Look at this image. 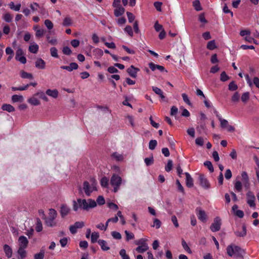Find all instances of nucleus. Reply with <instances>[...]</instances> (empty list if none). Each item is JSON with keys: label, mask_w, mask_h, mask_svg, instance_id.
<instances>
[{"label": "nucleus", "mask_w": 259, "mask_h": 259, "mask_svg": "<svg viewBox=\"0 0 259 259\" xmlns=\"http://www.w3.org/2000/svg\"><path fill=\"white\" fill-rule=\"evenodd\" d=\"M96 206V202L92 199L86 200L85 199L78 198L77 201H73V209L75 211H77L78 209L88 211L90 209L95 208Z\"/></svg>", "instance_id": "obj_1"}, {"label": "nucleus", "mask_w": 259, "mask_h": 259, "mask_svg": "<svg viewBox=\"0 0 259 259\" xmlns=\"http://www.w3.org/2000/svg\"><path fill=\"white\" fill-rule=\"evenodd\" d=\"M227 254L230 256L233 255L237 258H243V255L245 254V250L240 247L235 245H230L227 247Z\"/></svg>", "instance_id": "obj_2"}, {"label": "nucleus", "mask_w": 259, "mask_h": 259, "mask_svg": "<svg viewBox=\"0 0 259 259\" xmlns=\"http://www.w3.org/2000/svg\"><path fill=\"white\" fill-rule=\"evenodd\" d=\"M122 183L121 178L116 174H113L110 179V184L113 187V192L116 193L119 189Z\"/></svg>", "instance_id": "obj_3"}, {"label": "nucleus", "mask_w": 259, "mask_h": 259, "mask_svg": "<svg viewBox=\"0 0 259 259\" xmlns=\"http://www.w3.org/2000/svg\"><path fill=\"white\" fill-rule=\"evenodd\" d=\"M222 225L221 219L219 217H216L213 220V222L210 226L211 231L214 232L219 231Z\"/></svg>", "instance_id": "obj_4"}, {"label": "nucleus", "mask_w": 259, "mask_h": 259, "mask_svg": "<svg viewBox=\"0 0 259 259\" xmlns=\"http://www.w3.org/2000/svg\"><path fill=\"white\" fill-rule=\"evenodd\" d=\"M24 53L21 48H18L16 52L15 59L22 64H25L26 63V58L24 56Z\"/></svg>", "instance_id": "obj_5"}, {"label": "nucleus", "mask_w": 259, "mask_h": 259, "mask_svg": "<svg viewBox=\"0 0 259 259\" xmlns=\"http://www.w3.org/2000/svg\"><path fill=\"white\" fill-rule=\"evenodd\" d=\"M247 196V203L251 207H255V197L253 192L248 191L246 194Z\"/></svg>", "instance_id": "obj_6"}, {"label": "nucleus", "mask_w": 259, "mask_h": 259, "mask_svg": "<svg viewBox=\"0 0 259 259\" xmlns=\"http://www.w3.org/2000/svg\"><path fill=\"white\" fill-rule=\"evenodd\" d=\"M83 190H84L85 195L87 196H90L93 190H96V189L94 187H93V188L91 187L88 181H84L83 184Z\"/></svg>", "instance_id": "obj_7"}, {"label": "nucleus", "mask_w": 259, "mask_h": 259, "mask_svg": "<svg viewBox=\"0 0 259 259\" xmlns=\"http://www.w3.org/2000/svg\"><path fill=\"white\" fill-rule=\"evenodd\" d=\"M199 184L204 189L210 188V184L204 175L200 174L199 176Z\"/></svg>", "instance_id": "obj_8"}, {"label": "nucleus", "mask_w": 259, "mask_h": 259, "mask_svg": "<svg viewBox=\"0 0 259 259\" xmlns=\"http://www.w3.org/2000/svg\"><path fill=\"white\" fill-rule=\"evenodd\" d=\"M197 215L198 219L202 222H206L207 220V215L204 210L200 207H197L196 209Z\"/></svg>", "instance_id": "obj_9"}, {"label": "nucleus", "mask_w": 259, "mask_h": 259, "mask_svg": "<svg viewBox=\"0 0 259 259\" xmlns=\"http://www.w3.org/2000/svg\"><path fill=\"white\" fill-rule=\"evenodd\" d=\"M19 248H26L27 247L29 241L27 238L24 236H21L18 239Z\"/></svg>", "instance_id": "obj_10"}, {"label": "nucleus", "mask_w": 259, "mask_h": 259, "mask_svg": "<svg viewBox=\"0 0 259 259\" xmlns=\"http://www.w3.org/2000/svg\"><path fill=\"white\" fill-rule=\"evenodd\" d=\"M241 177L244 187L246 189H249L250 183L247 172L246 171H242L241 173Z\"/></svg>", "instance_id": "obj_11"}, {"label": "nucleus", "mask_w": 259, "mask_h": 259, "mask_svg": "<svg viewBox=\"0 0 259 259\" xmlns=\"http://www.w3.org/2000/svg\"><path fill=\"white\" fill-rule=\"evenodd\" d=\"M139 71V69L135 67L133 65L131 66L128 68L127 69L126 71L128 74L133 78H136L137 76V72Z\"/></svg>", "instance_id": "obj_12"}, {"label": "nucleus", "mask_w": 259, "mask_h": 259, "mask_svg": "<svg viewBox=\"0 0 259 259\" xmlns=\"http://www.w3.org/2000/svg\"><path fill=\"white\" fill-rule=\"evenodd\" d=\"M70 209L66 204H62L60 208V214L62 218H64L70 212Z\"/></svg>", "instance_id": "obj_13"}, {"label": "nucleus", "mask_w": 259, "mask_h": 259, "mask_svg": "<svg viewBox=\"0 0 259 259\" xmlns=\"http://www.w3.org/2000/svg\"><path fill=\"white\" fill-rule=\"evenodd\" d=\"M78 66L77 63L72 62L71 63L69 66H61V68L65 69L69 72L72 71L73 70H76L78 68Z\"/></svg>", "instance_id": "obj_14"}, {"label": "nucleus", "mask_w": 259, "mask_h": 259, "mask_svg": "<svg viewBox=\"0 0 259 259\" xmlns=\"http://www.w3.org/2000/svg\"><path fill=\"white\" fill-rule=\"evenodd\" d=\"M186 176V184L189 188H191L193 186V180L191 175L187 172L185 173Z\"/></svg>", "instance_id": "obj_15"}, {"label": "nucleus", "mask_w": 259, "mask_h": 259, "mask_svg": "<svg viewBox=\"0 0 259 259\" xmlns=\"http://www.w3.org/2000/svg\"><path fill=\"white\" fill-rule=\"evenodd\" d=\"M35 66L38 69H44L46 67V63L41 58H37L35 62Z\"/></svg>", "instance_id": "obj_16"}, {"label": "nucleus", "mask_w": 259, "mask_h": 259, "mask_svg": "<svg viewBox=\"0 0 259 259\" xmlns=\"http://www.w3.org/2000/svg\"><path fill=\"white\" fill-rule=\"evenodd\" d=\"M149 67L152 71L155 70L156 69L159 70L161 72L165 71V68L163 66L155 64L152 62L149 63ZM165 71L167 72L166 70Z\"/></svg>", "instance_id": "obj_17"}, {"label": "nucleus", "mask_w": 259, "mask_h": 259, "mask_svg": "<svg viewBox=\"0 0 259 259\" xmlns=\"http://www.w3.org/2000/svg\"><path fill=\"white\" fill-rule=\"evenodd\" d=\"M17 253L18 254V259H24L27 256V251L25 248H18Z\"/></svg>", "instance_id": "obj_18"}, {"label": "nucleus", "mask_w": 259, "mask_h": 259, "mask_svg": "<svg viewBox=\"0 0 259 259\" xmlns=\"http://www.w3.org/2000/svg\"><path fill=\"white\" fill-rule=\"evenodd\" d=\"M46 94L54 98H57L58 96L59 92L57 89H48L46 91Z\"/></svg>", "instance_id": "obj_19"}, {"label": "nucleus", "mask_w": 259, "mask_h": 259, "mask_svg": "<svg viewBox=\"0 0 259 259\" xmlns=\"http://www.w3.org/2000/svg\"><path fill=\"white\" fill-rule=\"evenodd\" d=\"M4 250L6 253V256L8 258H10L12 256V249L11 247L7 244H5L4 246Z\"/></svg>", "instance_id": "obj_20"}, {"label": "nucleus", "mask_w": 259, "mask_h": 259, "mask_svg": "<svg viewBox=\"0 0 259 259\" xmlns=\"http://www.w3.org/2000/svg\"><path fill=\"white\" fill-rule=\"evenodd\" d=\"M98 243L100 245L101 249L103 251H107L110 249V247L107 246V242L104 240L99 239Z\"/></svg>", "instance_id": "obj_21"}, {"label": "nucleus", "mask_w": 259, "mask_h": 259, "mask_svg": "<svg viewBox=\"0 0 259 259\" xmlns=\"http://www.w3.org/2000/svg\"><path fill=\"white\" fill-rule=\"evenodd\" d=\"M116 9L114 10V14L116 17H119L124 14L125 9L124 8L119 6L115 7Z\"/></svg>", "instance_id": "obj_22"}, {"label": "nucleus", "mask_w": 259, "mask_h": 259, "mask_svg": "<svg viewBox=\"0 0 259 259\" xmlns=\"http://www.w3.org/2000/svg\"><path fill=\"white\" fill-rule=\"evenodd\" d=\"M2 109L4 111L12 112L15 111L14 107L10 104H4L2 106Z\"/></svg>", "instance_id": "obj_23"}, {"label": "nucleus", "mask_w": 259, "mask_h": 259, "mask_svg": "<svg viewBox=\"0 0 259 259\" xmlns=\"http://www.w3.org/2000/svg\"><path fill=\"white\" fill-rule=\"evenodd\" d=\"M45 222L47 226L49 227H53L57 225V223L55 221V219H53L52 218H46Z\"/></svg>", "instance_id": "obj_24"}, {"label": "nucleus", "mask_w": 259, "mask_h": 259, "mask_svg": "<svg viewBox=\"0 0 259 259\" xmlns=\"http://www.w3.org/2000/svg\"><path fill=\"white\" fill-rule=\"evenodd\" d=\"M20 74V76L22 78H28V79H32L33 78V75L31 73L26 72L24 70H21Z\"/></svg>", "instance_id": "obj_25"}, {"label": "nucleus", "mask_w": 259, "mask_h": 259, "mask_svg": "<svg viewBox=\"0 0 259 259\" xmlns=\"http://www.w3.org/2000/svg\"><path fill=\"white\" fill-rule=\"evenodd\" d=\"M237 237H244L246 235V228L245 225L242 226V232L239 231H235L234 232Z\"/></svg>", "instance_id": "obj_26"}, {"label": "nucleus", "mask_w": 259, "mask_h": 259, "mask_svg": "<svg viewBox=\"0 0 259 259\" xmlns=\"http://www.w3.org/2000/svg\"><path fill=\"white\" fill-rule=\"evenodd\" d=\"M72 24V21L71 18L69 16H67L63 20L62 25L64 26H69L71 25Z\"/></svg>", "instance_id": "obj_27"}, {"label": "nucleus", "mask_w": 259, "mask_h": 259, "mask_svg": "<svg viewBox=\"0 0 259 259\" xmlns=\"http://www.w3.org/2000/svg\"><path fill=\"white\" fill-rule=\"evenodd\" d=\"M206 48L209 50H213L217 48V46L215 43V40H212L208 42Z\"/></svg>", "instance_id": "obj_28"}, {"label": "nucleus", "mask_w": 259, "mask_h": 259, "mask_svg": "<svg viewBox=\"0 0 259 259\" xmlns=\"http://www.w3.org/2000/svg\"><path fill=\"white\" fill-rule=\"evenodd\" d=\"M45 250L41 249L40 252L34 255V259H44L45 256Z\"/></svg>", "instance_id": "obj_29"}, {"label": "nucleus", "mask_w": 259, "mask_h": 259, "mask_svg": "<svg viewBox=\"0 0 259 259\" xmlns=\"http://www.w3.org/2000/svg\"><path fill=\"white\" fill-rule=\"evenodd\" d=\"M35 230L37 232H39L42 231V226L41 222L39 218L36 219V227Z\"/></svg>", "instance_id": "obj_30"}, {"label": "nucleus", "mask_w": 259, "mask_h": 259, "mask_svg": "<svg viewBox=\"0 0 259 259\" xmlns=\"http://www.w3.org/2000/svg\"><path fill=\"white\" fill-rule=\"evenodd\" d=\"M99 237V233L98 232H94L91 234V242L93 243H95L97 241Z\"/></svg>", "instance_id": "obj_31"}, {"label": "nucleus", "mask_w": 259, "mask_h": 259, "mask_svg": "<svg viewBox=\"0 0 259 259\" xmlns=\"http://www.w3.org/2000/svg\"><path fill=\"white\" fill-rule=\"evenodd\" d=\"M193 6L197 11H201L202 9L200 2L198 0H195L193 2Z\"/></svg>", "instance_id": "obj_32"}, {"label": "nucleus", "mask_w": 259, "mask_h": 259, "mask_svg": "<svg viewBox=\"0 0 259 259\" xmlns=\"http://www.w3.org/2000/svg\"><path fill=\"white\" fill-rule=\"evenodd\" d=\"M38 50V46L37 44H33L29 47V51L31 53L36 54Z\"/></svg>", "instance_id": "obj_33"}, {"label": "nucleus", "mask_w": 259, "mask_h": 259, "mask_svg": "<svg viewBox=\"0 0 259 259\" xmlns=\"http://www.w3.org/2000/svg\"><path fill=\"white\" fill-rule=\"evenodd\" d=\"M9 7L12 10H13L15 11H19L21 8V4H19L16 6H15L14 3L12 2L9 4Z\"/></svg>", "instance_id": "obj_34"}, {"label": "nucleus", "mask_w": 259, "mask_h": 259, "mask_svg": "<svg viewBox=\"0 0 259 259\" xmlns=\"http://www.w3.org/2000/svg\"><path fill=\"white\" fill-rule=\"evenodd\" d=\"M93 54L97 58H100L103 56V52L100 49H96L93 51Z\"/></svg>", "instance_id": "obj_35"}, {"label": "nucleus", "mask_w": 259, "mask_h": 259, "mask_svg": "<svg viewBox=\"0 0 259 259\" xmlns=\"http://www.w3.org/2000/svg\"><path fill=\"white\" fill-rule=\"evenodd\" d=\"M28 101L30 104L34 106L40 104L39 101L34 97L29 99Z\"/></svg>", "instance_id": "obj_36"}, {"label": "nucleus", "mask_w": 259, "mask_h": 259, "mask_svg": "<svg viewBox=\"0 0 259 259\" xmlns=\"http://www.w3.org/2000/svg\"><path fill=\"white\" fill-rule=\"evenodd\" d=\"M23 97L21 95H14L12 97V101L13 102H17L18 101H22Z\"/></svg>", "instance_id": "obj_37"}, {"label": "nucleus", "mask_w": 259, "mask_h": 259, "mask_svg": "<svg viewBox=\"0 0 259 259\" xmlns=\"http://www.w3.org/2000/svg\"><path fill=\"white\" fill-rule=\"evenodd\" d=\"M234 188L237 192H241L242 190V184L239 181L236 182L234 185Z\"/></svg>", "instance_id": "obj_38"}, {"label": "nucleus", "mask_w": 259, "mask_h": 259, "mask_svg": "<svg viewBox=\"0 0 259 259\" xmlns=\"http://www.w3.org/2000/svg\"><path fill=\"white\" fill-rule=\"evenodd\" d=\"M49 216L48 218H52L53 219H55L57 217V211L53 208H51L49 209Z\"/></svg>", "instance_id": "obj_39"}, {"label": "nucleus", "mask_w": 259, "mask_h": 259, "mask_svg": "<svg viewBox=\"0 0 259 259\" xmlns=\"http://www.w3.org/2000/svg\"><path fill=\"white\" fill-rule=\"evenodd\" d=\"M148 249V245L139 246L136 249L139 253H143Z\"/></svg>", "instance_id": "obj_40"}, {"label": "nucleus", "mask_w": 259, "mask_h": 259, "mask_svg": "<svg viewBox=\"0 0 259 259\" xmlns=\"http://www.w3.org/2000/svg\"><path fill=\"white\" fill-rule=\"evenodd\" d=\"M144 161L147 166H149L153 164L154 163V158L153 155H152L150 157L145 158Z\"/></svg>", "instance_id": "obj_41"}, {"label": "nucleus", "mask_w": 259, "mask_h": 259, "mask_svg": "<svg viewBox=\"0 0 259 259\" xmlns=\"http://www.w3.org/2000/svg\"><path fill=\"white\" fill-rule=\"evenodd\" d=\"M204 165L207 167L210 172H212L214 170L213 167L210 161H206L204 162Z\"/></svg>", "instance_id": "obj_42"}, {"label": "nucleus", "mask_w": 259, "mask_h": 259, "mask_svg": "<svg viewBox=\"0 0 259 259\" xmlns=\"http://www.w3.org/2000/svg\"><path fill=\"white\" fill-rule=\"evenodd\" d=\"M101 185L104 188H107L108 186V179L107 177H104L101 180Z\"/></svg>", "instance_id": "obj_43"}, {"label": "nucleus", "mask_w": 259, "mask_h": 259, "mask_svg": "<svg viewBox=\"0 0 259 259\" xmlns=\"http://www.w3.org/2000/svg\"><path fill=\"white\" fill-rule=\"evenodd\" d=\"M34 95L39 96V98H41L46 102H48L49 101L48 97L46 96L45 94L43 92H37Z\"/></svg>", "instance_id": "obj_44"}, {"label": "nucleus", "mask_w": 259, "mask_h": 259, "mask_svg": "<svg viewBox=\"0 0 259 259\" xmlns=\"http://www.w3.org/2000/svg\"><path fill=\"white\" fill-rule=\"evenodd\" d=\"M51 55L54 58H58V50L55 47H52L50 49Z\"/></svg>", "instance_id": "obj_45"}, {"label": "nucleus", "mask_w": 259, "mask_h": 259, "mask_svg": "<svg viewBox=\"0 0 259 259\" xmlns=\"http://www.w3.org/2000/svg\"><path fill=\"white\" fill-rule=\"evenodd\" d=\"M161 225V223L158 219H154L153 220V225H151L152 227H155L156 229H159Z\"/></svg>", "instance_id": "obj_46"}, {"label": "nucleus", "mask_w": 259, "mask_h": 259, "mask_svg": "<svg viewBox=\"0 0 259 259\" xmlns=\"http://www.w3.org/2000/svg\"><path fill=\"white\" fill-rule=\"evenodd\" d=\"M147 239L144 238H141L138 240L135 241V244L136 245H139V246H144V245H148L146 243Z\"/></svg>", "instance_id": "obj_47"}, {"label": "nucleus", "mask_w": 259, "mask_h": 259, "mask_svg": "<svg viewBox=\"0 0 259 259\" xmlns=\"http://www.w3.org/2000/svg\"><path fill=\"white\" fill-rule=\"evenodd\" d=\"M157 142L156 140H152L149 142V148L150 150H153L155 149V147L157 146Z\"/></svg>", "instance_id": "obj_48"}, {"label": "nucleus", "mask_w": 259, "mask_h": 259, "mask_svg": "<svg viewBox=\"0 0 259 259\" xmlns=\"http://www.w3.org/2000/svg\"><path fill=\"white\" fill-rule=\"evenodd\" d=\"M29 87V84H26V85H25L24 87H13L11 88V89L13 91H24V90H27Z\"/></svg>", "instance_id": "obj_49"}, {"label": "nucleus", "mask_w": 259, "mask_h": 259, "mask_svg": "<svg viewBox=\"0 0 259 259\" xmlns=\"http://www.w3.org/2000/svg\"><path fill=\"white\" fill-rule=\"evenodd\" d=\"M228 89L230 91H236L238 89V86L234 81H232L229 83Z\"/></svg>", "instance_id": "obj_50"}, {"label": "nucleus", "mask_w": 259, "mask_h": 259, "mask_svg": "<svg viewBox=\"0 0 259 259\" xmlns=\"http://www.w3.org/2000/svg\"><path fill=\"white\" fill-rule=\"evenodd\" d=\"M124 233L126 235V240L127 241H128L129 240L134 238V235L133 233H130L127 230H125Z\"/></svg>", "instance_id": "obj_51"}, {"label": "nucleus", "mask_w": 259, "mask_h": 259, "mask_svg": "<svg viewBox=\"0 0 259 259\" xmlns=\"http://www.w3.org/2000/svg\"><path fill=\"white\" fill-rule=\"evenodd\" d=\"M249 99V93L245 92L241 96V100L243 102L245 103Z\"/></svg>", "instance_id": "obj_52"}, {"label": "nucleus", "mask_w": 259, "mask_h": 259, "mask_svg": "<svg viewBox=\"0 0 259 259\" xmlns=\"http://www.w3.org/2000/svg\"><path fill=\"white\" fill-rule=\"evenodd\" d=\"M182 245L184 249L186 251H187L189 253H192V251H191L190 247L188 246V245H187V243L186 242V241L184 239H182Z\"/></svg>", "instance_id": "obj_53"}, {"label": "nucleus", "mask_w": 259, "mask_h": 259, "mask_svg": "<svg viewBox=\"0 0 259 259\" xmlns=\"http://www.w3.org/2000/svg\"><path fill=\"white\" fill-rule=\"evenodd\" d=\"M172 161L171 160H168L165 167V170L167 172L170 171L172 169Z\"/></svg>", "instance_id": "obj_54"}, {"label": "nucleus", "mask_w": 259, "mask_h": 259, "mask_svg": "<svg viewBox=\"0 0 259 259\" xmlns=\"http://www.w3.org/2000/svg\"><path fill=\"white\" fill-rule=\"evenodd\" d=\"M96 203H98L99 205H103L105 203V200L103 196H99L98 197L96 200Z\"/></svg>", "instance_id": "obj_55"}, {"label": "nucleus", "mask_w": 259, "mask_h": 259, "mask_svg": "<svg viewBox=\"0 0 259 259\" xmlns=\"http://www.w3.org/2000/svg\"><path fill=\"white\" fill-rule=\"evenodd\" d=\"M124 31L126 32L130 36H133V31L132 28L131 26L127 25L124 28Z\"/></svg>", "instance_id": "obj_56"}, {"label": "nucleus", "mask_w": 259, "mask_h": 259, "mask_svg": "<svg viewBox=\"0 0 259 259\" xmlns=\"http://www.w3.org/2000/svg\"><path fill=\"white\" fill-rule=\"evenodd\" d=\"M111 156L113 158L116 159L117 161H121L123 159L122 155L120 154L117 153V152L113 153L112 154Z\"/></svg>", "instance_id": "obj_57"}, {"label": "nucleus", "mask_w": 259, "mask_h": 259, "mask_svg": "<svg viewBox=\"0 0 259 259\" xmlns=\"http://www.w3.org/2000/svg\"><path fill=\"white\" fill-rule=\"evenodd\" d=\"M45 25L48 28V29L51 30L53 28V24L51 21L49 19H47L45 21Z\"/></svg>", "instance_id": "obj_58"}, {"label": "nucleus", "mask_w": 259, "mask_h": 259, "mask_svg": "<svg viewBox=\"0 0 259 259\" xmlns=\"http://www.w3.org/2000/svg\"><path fill=\"white\" fill-rule=\"evenodd\" d=\"M219 120L221 122V126L222 128H226L228 126V122L227 120L219 117Z\"/></svg>", "instance_id": "obj_59"}, {"label": "nucleus", "mask_w": 259, "mask_h": 259, "mask_svg": "<svg viewBox=\"0 0 259 259\" xmlns=\"http://www.w3.org/2000/svg\"><path fill=\"white\" fill-rule=\"evenodd\" d=\"M45 32L46 31L44 29H38L36 31L35 35L37 37H41L44 35Z\"/></svg>", "instance_id": "obj_60"}, {"label": "nucleus", "mask_w": 259, "mask_h": 259, "mask_svg": "<svg viewBox=\"0 0 259 259\" xmlns=\"http://www.w3.org/2000/svg\"><path fill=\"white\" fill-rule=\"evenodd\" d=\"M112 236L115 239L119 240L121 239V235L120 233L116 231H113L111 232Z\"/></svg>", "instance_id": "obj_61"}, {"label": "nucleus", "mask_w": 259, "mask_h": 259, "mask_svg": "<svg viewBox=\"0 0 259 259\" xmlns=\"http://www.w3.org/2000/svg\"><path fill=\"white\" fill-rule=\"evenodd\" d=\"M240 99V96L238 92H235L232 97L231 100L233 102H238Z\"/></svg>", "instance_id": "obj_62"}, {"label": "nucleus", "mask_w": 259, "mask_h": 259, "mask_svg": "<svg viewBox=\"0 0 259 259\" xmlns=\"http://www.w3.org/2000/svg\"><path fill=\"white\" fill-rule=\"evenodd\" d=\"M229 79V77L227 75L225 71H223L221 73L220 79L222 81H226Z\"/></svg>", "instance_id": "obj_63"}, {"label": "nucleus", "mask_w": 259, "mask_h": 259, "mask_svg": "<svg viewBox=\"0 0 259 259\" xmlns=\"http://www.w3.org/2000/svg\"><path fill=\"white\" fill-rule=\"evenodd\" d=\"M63 53L66 55H70L72 51L68 47H64L62 50Z\"/></svg>", "instance_id": "obj_64"}]
</instances>
